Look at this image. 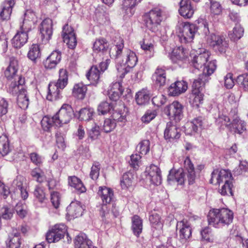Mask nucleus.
Segmentation results:
<instances>
[{"label":"nucleus","instance_id":"obj_44","mask_svg":"<svg viewBox=\"0 0 248 248\" xmlns=\"http://www.w3.org/2000/svg\"><path fill=\"white\" fill-rule=\"evenodd\" d=\"M203 93L202 92H199L196 90L192 91V93L190 95L189 101L193 106L198 107L203 101Z\"/></svg>","mask_w":248,"mask_h":248},{"label":"nucleus","instance_id":"obj_50","mask_svg":"<svg viewBox=\"0 0 248 248\" xmlns=\"http://www.w3.org/2000/svg\"><path fill=\"white\" fill-rule=\"evenodd\" d=\"M186 57V53L182 47H179L175 48L172 52L171 58L175 62H177V60H183L185 59Z\"/></svg>","mask_w":248,"mask_h":248},{"label":"nucleus","instance_id":"obj_42","mask_svg":"<svg viewBox=\"0 0 248 248\" xmlns=\"http://www.w3.org/2000/svg\"><path fill=\"white\" fill-rule=\"evenodd\" d=\"M20 237L18 232L11 234L7 242V248H19L20 246Z\"/></svg>","mask_w":248,"mask_h":248},{"label":"nucleus","instance_id":"obj_15","mask_svg":"<svg viewBox=\"0 0 248 248\" xmlns=\"http://www.w3.org/2000/svg\"><path fill=\"white\" fill-rule=\"evenodd\" d=\"M18 68L19 64L18 61L15 58H11L9 64L4 71L5 77L9 80L14 79V81L12 82H15V81L17 82L18 78L21 77L17 75Z\"/></svg>","mask_w":248,"mask_h":248},{"label":"nucleus","instance_id":"obj_60","mask_svg":"<svg viewBox=\"0 0 248 248\" xmlns=\"http://www.w3.org/2000/svg\"><path fill=\"white\" fill-rule=\"evenodd\" d=\"M233 187L232 183L229 184H223L218 189V192L222 196H232Z\"/></svg>","mask_w":248,"mask_h":248},{"label":"nucleus","instance_id":"obj_27","mask_svg":"<svg viewBox=\"0 0 248 248\" xmlns=\"http://www.w3.org/2000/svg\"><path fill=\"white\" fill-rule=\"evenodd\" d=\"M15 4L14 0H5L2 2L1 11L0 12V17L1 20H7L10 18Z\"/></svg>","mask_w":248,"mask_h":248},{"label":"nucleus","instance_id":"obj_46","mask_svg":"<svg viewBox=\"0 0 248 248\" xmlns=\"http://www.w3.org/2000/svg\"><path fill=\"white\" fill-rule=\"evenodd\" d=\"M244 32V30L242 27L239 24H236L232 31L229 32V36L231 40L235 41L242 37Z\"/></svg>","mask_w":248,"mask_h":248},{"label":"nucleus","instance_id":"obj_39","mask_svg":"<svg viewBox=\"0 0 248 248\" xmlns=\"http://www.w3.org/2000/svg\"><path fill=\"white\" fill-rule=\"evenodd\" d=\"M149 92L146 89H142L138 92L135 96L137 103L139 105H145L150 100Z\"/></svg>","mask_w":248,"mask_h":248},{"label":"nucleus","instance_id":"obj_54","mask_svg":"<svg viewBox=\"0 0 248 248\" xmlns=\"http://www.w3.org/2000/svg\"><path fill=\"white\" fill-rule=\"evenodd\" d=\"M31 176L38 183H41L46 179L44 172L39 168L32 170L31 172Z\"/></svg>","mask_w":248,"mask_h":248},{"label":"nucleus","instance_id":"obj_9","mask_svg":"<svg viewBox=\"0 0 248 248\" xmlns=\"http://www.w3.org/2000/svg\"><path fill=\"white\" fill-rule=\"evenodd\" d=\"M217 66L214 62H211L204 68L203 73L199 76L198 79H195L192 84V91L196 90L202 92L205 82L208 81V77L212 74L216 69Z\"/></svg>","mask_w":248,"mask_h":248},{"label":"nucleus","instance_id":"obj_37","mask_svg":"<svg viewBox=\"0 0 248 248\" xmlns=\"http://www.w3.org/2000/svg\"><path fill=\"white\" fill-rule=\"evenodd\" d=\"M87 88L86 85L82 83H78L74 85L72 94L73 95L78 99H83L85 98Z\"/></svg>","mask_w":248,"mask_h":248},{"label":"nucleus","instance_id":"obj_34","mask_svg":"<svg viewBox=\"0 0 248 248\" xmlns=\"http://www.w3.org/2000/svg\"><path fill=\"white\" fill-rule=\"evenodd\" d=\"M152 78L156 85L159 86H164L166 81L165 70L161 68H157L153 74Z\"/></svg>","mask_w":248,"mask_h":248},{"label":"nucleus","instance_id":"obj_47","mask_svg":"<svg viewBox=\"0 0 248 248\" xmlns=\"http://www.w3.org/2000/svg\"><path fill=\"white\" fill-rule=\"evenodd\" d=\"M133 175L130 172L124 173L121 180V186L123 189H127L132 186Z\"/></svg>","mask_w":248,"mask_h":248},{"label":"nucleus","instance_id":"obj_17","mask_svg":"<svg viewBox=\"0 0 248 248\" xmlns=\"http://www.w3.org/2000/svg\"><path fill=\"white\" fill-rule=\"evenodd\" d=\"M176 229H179V236L182 243L186 242L191 235V228L189 223L186 220L183 219L178 222Z\"/></svg>","mask_w":248,"mask_h":248},{"label":"nucleus","instance_id":"obj_10","mask_svg":"<svg viewBox=\"0 0 248 248\" xmlns=\"http://www.w3.org/2000/svg\"><path fill=\"white\" fill-rule=\"evenodd\" d=\"M31 30V25H21L19 29L12 40V43L15 48H20L28 41V33Z\"/></svg>","mask_w":248,"mask_h":248},{"label":"nucleus","instance_id":"obj_32","mask_svg":"<svg viewBox=\"0 0 248 248\" xmlns=\"http://www.w3.org/2000/svg\"><path fill=\"white\" fill-rule=\"evenodd\" d=\"M101 74V72L99 70V68L95 65L91 67L87 73L86 77L91 84L96 85L99 81Z\"/></svg>","mask_w":248,"mask_h":248},{"label":"nucleus","instance_id":"obj_30","mask_svg":"<svg viewBox=\"0 0 248 248\" xmlns=\"http://www.w3.org/2000/svg\"><path fill=\"white\" fill-rule=\"evenodd\" d=\"M185 180L184 170L183 169H179L178 170H171L170 171L168 181L176 182L178 185H182Z\"/></svg>","mask_w":248,"mask_h":248},{"label":"nucleus","instance_id":"obj_43","mask_svg":"<svg viewBox=\"0 0 248 248\" xmlns=\"http://www.w3.org/2000/svg\"><path fill=\"white\" fill-rule=\"evenodd\" d=\"M108 43L105 39L100 38L96 40L94 43L93 49L94 51L104 53L108 51Z\"/></svg>","mask_w":248,"mask_h":248},{"label":"nucleus","instance_id":"obj_36","mask_svg":"<svg viewBox=\"0 0 248 248\" xmlns=\"http://www.w3.org/2000/svg\"><path fill=\"white\" fill-rule=\"evenodd\" d=\"M231 128L229 129L238 134L242 133L246 129V124L238 117L234 118L231 124Z\"/></svg>","mask_w":248,"mask_h":248},{"label":"nucleus","instance_id":"obj_58","mask_svg":"<svg viewBox=\"0 0 248 248\" xmlns=\"http://www.w3.org/2000/svg\"><path fill=\"white\" fill-rule=\"evenodd\" d=\"M236 81L241 88L248 91V74H243L238 76Z\"/></svg>","mask_w":248,"mask_h":248},{"label":"nucleus","instance_id":"obj_49","mask_svg":"<svg viewBox=\"0 0 248 248\" xmlns=\"http://www.w3.org/2000/svg\"><path fill=\"white\" fill-rule=\"evenodd\" d=\"M114 109L113 104L108 101H103L98 106L97 111L99 114L105 115Z\"/></svg>","mask_w":248,"mask_h":248},{"label":"nucleus","instance_id":"obj_59","mask_svg":"<svg viewBox=\"0 0 248 248\" xmlns=\"http://www.w3.org/2000/svg\"><path fill=\"white\" fill-rule=\"evenodd\" d=\"M14 211L11 208L4 206L0 210V217L4 219H10L13 216Z\"/></svg>","mask_w":248,"mask_h":248},{"label":"nucleus","instance_id":"obj_20","mask_svg":"<svg viewBox=\"0 0 248 248\" xmlns=\"http://www.w3.org/2000/svg\"><path fill=\"white\" fill-rule=\"evenodd\" d=\"M42 39L48 41L52 35V21L50 18L44 19L41 23L40 28Z\"/></svg>","mask_w":248,"mask_h":248},{"label":"nucleus","instance_id":"obj_25","mask_svg":"<svg viewBox=\"0 0 248 248\" xmlns=\"http://www.w3.org/2000/svg\"><path fill=\"white\" fill-rule=\"evenodd\" d=\"M187 89V83L183 81H177L171 84L168 89L170 96H177L185 92Z\"/></svg>","mask_w":248,"mask_h":248},{"label":"nucleus","instance_id":"obj_23","mask_svg":"<svg viewBox=\"0 0 248 248\" xmlns=\"http://www.w3.org/2000/svg\"><path fill=\"white\" fill-rule=\"evenodd\" d=\"M124 88L122 83L116 82L112 83L108 91V94L110 100L116 101L119 99L123 93Z\"/></svg>","mask_w":248,"mask_h":248},{"label":"nucleus","instance_id":"obj_56","mask_svg":"<svg viewBox=\"0 0 248 248\" xmlns=\"http://www.w3.org/2000/svg\"><path fill=\"white\" fill-rule=\"evenodd\" d=\"M17 215L20 218H24L27 214V207L25 203L18 202L15 206Z\"/></svg>","mask_w":248,"mask_h":248},{"label":"nucleus","instance_id":"obj_13","mask_svg":"<svg viewBox=\"0 0 248 248\" xmlns=\"http://www.w3.org/2000/svg\"><path fill=\"white\" fill-rule=\"evenodd\" d=\"M0 153L2 156H5L6 160L12 161L16 157V154L12 150L10 146L9 142L6 135L0 136Z\"/></svg>","mask_w":248,"mask_h":248},{"label":"nucleus","instance_id":"obj_11","mask_svg":"<svg viewBox=\"0 0 248 248\" xmlns=\"http://www.w3.org/2000/svg\"><path fill=\"white\" fill-rule=\"evenodd\" d=\"M66 231V226L63 224H56L46 233V240L49 243L58 242L64 237Z\"/></svg>","mask_w":248,"mask_h":248},{"label":"nucleus","instance_id":"obj_12","mask_svg":"<svg viewBox=\"0 0 248 248\" xmlns=\"http://www.w3.org/2000/svg\"><path fill=\"white\" fill-rule=\"evenodd\" d=\"M207 42L220 53H225L228 47V43L223 36L211 33L206 38Z\"/></svg>","mask_w":248,"mask_h":248},{"label":"nucleus","instance_id":"obj_7","mask_svg":"<svg viewBox=\"0 0 248 248\" xmlns=\"http://www.w3.org/2000/svg\"><path fill=\"white\" fill-rule=\"evenodd\" d=\"M196 33V26L188 22H183L178 26L177 33L182 43L192 42Z\"/></svg>","mask_w":248,"mask_h":248},{"label":"nucleus","instance_id":"obj_19","mask_svg":"<svg viewBox=\"0 0 248 248\" xmlns=\"http://www.w3.org/2000/svg\"><path fill=\"white\" fill-rule=\"evenodd\" d=\"M26 179L22 176L18 175L13 180L11 187L15 190H19L20 196L23 200H26L29 196L26 189Z\"/></svg>","mask_w":248,"mask_h":248},{"label":"nucleus","instance_id":"obj_29","mask_svg":"<svg viewBox=\"0 0 248 248\" xmlns=\"http://www.w3.org/2000/svg\"><path fill=\"white\" fill-rule=\"evenodd\" d=\"M75 245L76 248H97L92 245V241L84 233H80L76 237Z\"/></svg>","mask_w":248,"mask_h":248},{"label":"nucleus","instance_id":"obj_40","mask_svg":"<svg viewBox=\"0 0 248 248\" xmlns=\"http://www.w3.org/2000/svg\"><path fill=\"white\" fill-rule=\"evenodd\" d=\"M143 17L153 20L161 23L162 20V11L158 8H155L149 12L145 13Z\"/></svg>","mask_w":248,"mask_h":248},{"label":"nucleus","instance_id":"obj_53","mask_svg":"<svg viewBox=\"0 0 248 248\" xmlns=\"http://www.w3.org/2000/svg\"><path fill=\"white\" fill-rule=\"evenodd\" d=\"M144 24L146 28L153 32H155L158 30L160 23L153 20L143 18Z\"/></svg>","mask_w":248,"mask_h":248},{"label":"nucleus","instance_id":"obj_5","mask_svg":"<svg viewBox=\"0 0 248 248\" xmlns=\"http://www.w3.org/2000/svg\"><path fill=\"white\" fill-rule=\"evenodd\" d=\"M68 83L67 72L65 69L59 71V78L57 82H51L48 85L47 100H56L60 98L61 91L63 89Z\"/></svg>","mask_w":248,"mask_h":248},{"label":"nucleus","instance_id":"obj_33","mask_svg":"<svg viewBox=\"0 0 248 248\" xmlns=\"http://www.w3.org/2000/svg\"><path fill=\"white\" fill-rule=\"evenodd\" d=\"M131 230L134 234L139 237L143 229V221L141 218L137 215L132 217Z\"/></svg>","mask_w":248,"mask_h":248},{"label":"nucleus","instance_id":"obj_4","mask_svg":"<svg viewBox=\"0 0 248 248\" xmlns=\"http://www.w3.org/2000/svg\"><path fill=\"white\" fill-rule=\"evenodd\" d=\"M25 79L22 77L18 78L17 82H11L9 87V92L14 95H17V103L22 109H26L29 104L28 92L24 86Z\"/></svg>","mask_w":248,"mask_h":248},{"label":"nucleus","instance_id":"obj_48","mask_svg":"<svg viewBox=\"0 0 248 248\" xmlns=\"http://www.w3.org/2000/svg\"><path fill=\"white\" fill-rule=\"evenodd\" d=\"M33 194L35 198L40 202H44L46 200L44 188L40 184L35 186Z\"/></svg>","mask_w":248,"mask_h":248},{"label":"nucleus","instance_id":"obj_35","mask_svg":"<svg viewBox=\"0 0 248 248\" xmlns=\"http://www.w3.org/2000/svg\"><path fill=\"white\" fill-rule=\"evenodd\" d=\"M41 56V50L38 44H32L29 48L27 56L34 63H36Z\"/></svg>","mask_w":248,"mask_h":248},{"label":"nucleus","instance_id":"obj_22","mask_svg":"<svg viewBox=\"0 0 248 248\" xmlns=\"http://www.w3.org/2000/svg\"><path fill=\"white\" fill-rule=\"evenodd\" d=\"M149 179L151 182L155 185H159L161 183V171L159 168L154 165H152L147 169Z\"/></svg>","mask_w":248,"mask_h":248},{"label":"nucleus","instance_id":"obj_28","mask_svg":"<svg viewBox=\"0 0 248 248\" xmlns=\"http://www.w3.org/2000/svg\"><path fill=\"white\" fill-rule=\"evenodd\" d=\"M184 170L187 175V178L189 185L193 184L195 182L196 174L193 164L190 158L187 157L184 163Z\"/></svg>","mask_w":248,"mask_h":248},{"label":"nucleus","instance_id":"obj_63","mask_svg":"<svg viewBox=\"0 0 248 248\" xmlns=\"http://www.w3.org/2000/svg\"><path fill=\"white\" fill-rule=\"evenodd\" d=\"M116 127V123L110 119H106L104 121L103 126V130L106 133L112 131Z\"/></svg>","mask_w":248,"mask_h":248},{"label":"nucleus","instance_id":"obj_45","mask_svg":"<svg viewBox=\"0 0 248 248\" xmlns=\"http://www.w3.org/2000/svg\"><path fill=\"white\" fill-rule=\"evenodd\" d=\"M68 183L71 186L74 187L76 190L81 193H83L86 191V188L83 186L80 180L75 176L69 177Z\"/></svg>","mask_w":248,"mask_h":248},{"label":"nucleus","instance_id":"obj_55","mask_svg":"<svg viewBox=\"0 0 248 248\" xmlns=\"http://www.w3.org/2000/svg\"><path fill=\"white\" fill-rule=\"evenodd\" d=\"M88 137L92 140L98 138L100 135V127L96 124H94L88 132Z\"/></svg>","mask_w":248,"mask_h":248},{"label":"nucleus","instance_id":"obj_52","mask_svg":"<svg viewBox=\"0 0 248 248\" xmlns=\"http://www.w3.org/2000/svg\"><path fill=\"white\" fill-rule=\"evenodd\" d=\"M136 150L141 155H146L150 151V141L143 140L139 143L136 147Z\"/></svg>","mask_w":248,"mask_h":248},{"label":"nucleus","instance_id":"obj_14","mask_svg":"<svg viewBox=\"0 0 248 248\" xmlns=\"http://www.w3.org/2000/svg\"><path fill=\"white\" fill-rule=\"evenodd\" d=\"M183 106L178 101H173L164 109L165 113L175 121H180L183 117Z\"/></svg>","mask_w":248,"mask_h":248},{"label":"nucleus","instance_id":"obj_24","mask_svg":"<svg viewBox=\"0 0 248 248\" xmlns=\"http://www.w3.org/2000/svg\"><path fill=\"white\" fill-rule=\"evenodd\" d=\"M179 14L186 18H191L194 13V10L191 5L190 0H181L180 2Z\"/></svg>","mask_w":248,"mask_h":248},{"label":"nucleus","instance_id":"obj_3","mask_svg":"<svg viewBox=\"0 0 248 248\" xmlns=\"http://www.w3.org/2000/svg\"><path fill=\"white\" fill-rule=\"evenodd\" d=\"M233 212L227 208L213 209L208 215L209 225L217 228L228 226L232 221Z\"/></svg>","mask_w":248,"mask_h":248},{"label":"nucleus","instance_id":"obj_41","mask_svg":"<svg viewBox=\"0 0 248 248\" xmlns=\"http://www.w3.org/2000/svg\"><path fill=\"white\" fill-rule=\"evenodd\" d=\"M198 32L199 34L204 35L205 37H208L209 34V30L208 23L207 21L203 18L198 20V26H196V32Z\"/></svg>","mask_w":248,"mask_h":248},{"label":"nucleus","instance_id":"obj_64","mask_svg":"<svg viewBox=\"0 0 248 248\" xmlns=\"http://www.w3.org/2000/svg\"><path fill=\"white\" fill-rule=\"evenodd\" d=\"M157 112L155 110H148L142 117L141 120L144 123H148L153 120L156 116Z\"/></svg>","mask_w":248,"mask_h":248},{"label":"nucleus","instance_id":"obj_8","mask_svg":"<svg viewBox=\"0 0 248 248\" xmlns=\"http://www.w3.org/2000/svg\"><path fill=\"white\" fill-rule=\"evenodd\" d=\"M232 174L228 170L216 169L211 174L210 182L214 185H220L232 183Z\"/></svg>","mask_w":248,"mask_h":248},{"label":"nucleus","instance_id":"obj_38","mask_svg":"<svg viewBox=\"0 0 248 248\" xmlns=\"http://www.w3.org/2000/svg\"><path fill=\"white\" fill-rule=\"evenodd\" d=\"M202 124V117H198L193 120L192 122L187 123L185 128L187 134H192L196 132L199 127H201Z\"/></svg>","mask_w":248,"mask_h":248},{"label":"nucleus","instance_id":"obj_61","mask_svg":"<svg viewBox=\"0 0 248 248\" xmlns=\"http://www.w3.org/2000/svg\"><path fill=\"white\" fill-rule=\"evenodd\" d=\"M248 170V162L245 161H241L239 166L233 170V173L235 175L243 174Z\"/></svg>","mask_w":248,"mask_h":248},{"label":"nucleus","instance_id":"obj_21","mask_svg":"<svg viewBox=\"0 0 248 248\" xmlns=\"http://www.w3.org/2000/svg\"><path fill=\"white\" fill-rule=\"evenodd\" d=\"M83 211L80 202L77 201H73L67 207V215L71 219L81 216Z\"/></svg>","mask_w":248,"mask_h":248},{"label":"nucleus","instance_id":"obj_31","mask_svg":"<svg viewBox=\"0 0 248 248\" xmlns=\"http://www.w3.org/2000/svg\"><path fill=\"white\" fill-rule=\"evenodd\" d=\"M62 58L61 53L59 51H54L46 58L45 62V66L47 69H52L60 62Z\"/></svg>","mask_w":248,"mask_h":248},{"label":"nucleus","instance_id":"obj_18","mask_svg":"<svg viewBox=\"0 0 248 248\" xmlns=\"http://www.w3.org/2000/svg\"><path fill=\"white\" fill-rule=\"evenodd\" d=\"M62 37L63 42L65 43L71 49H73L77 45V40L75 34L72 28L68 25L63 27Z\"/></svg>","mask_w":248,"mask_h":248},{"label":"nucleus","instance_id":"obj_62","mask_svg":"<svg viewBox=\"0 0 248 248\" xmlns=\"http://www.w3.org/2000/svg\"><path fill=\"white\" fill-rule=\"evenodd\" d=\"M149 220L155 228L158 229L162 228V224L160 221V217L157 214H153L150 216Z\"/></svg>","mask_w":248,"mask_h":248},{"label":"nucleus","instance_id":"obj_2","mask_svg":"<svg viewBox=\"0 0 248 248\" xmlns=\"http://www.w3.org/2000/svg\"><path fill=\"white\" fill-rule=\"evenodd\" d=\"M74 116V111L71 106L64 104L59 111L52 117L46 116L41 121L42 128L48 131L53 125L58 127L68 123Z\"/></svg>","mask_w":248,"mask_h":248},{"label":"nucleus","instance_id":"obj_26","mask_svg":"<svg viewBox=\"0 0 248 248\" xmlns=\"http://www.w3.org/2000/svg\"><path fill=\"white\" fill-rule=\"evenodd\" d=\"M180 137V130L171 122L168 123L164 131V138L166 140L171 141L178 139Z\"/></svg>","mask_w":248,"mask_h":248},{"label":"nucleus","instance_id":"obj_51","mask_svg":"<svg viewBox=\"0 0 248 248\" xmlns=\"http://www.w3.org/2000/svg\"><path fill=\"white\" fill-rule=\"evenodd\" d=\"M94 113L91 108H83L79 112V119L82 121H89L91 119Z\"/></svg>","mask_w":248,"mask_h":248},{"label":"nucleus","instance_id":"obj_57","mask_svg":"<svg viewBox=\"0 0 248 248\" xmlns=\"http://www.w3.org/2000/svg\"><path fill=\"white\" fill-rule=\"evenodd\" d=\"M36 18V15L34 12L31 10H27L24 14V18L21 25H31V22Z\"/></svg>","mask_w":248,"mask_h":248},{"label":"nucleus","instance_id":"obj_6","mask_svg":"<svg viewBox=\"0 0 248 248\" xmlns=\"http://www.w3.org/2000/svg\"><path fill=\"white\" fill-rule=\"evenodd\" d=\"M97 193L102 202L100 214L103 220H106L110 217L108 208L114 199L113 192L110 188L106 186H100Z\"/></svg>","mask_w":248,"mask_h":248},{"label":"nucleus","instance_id":"obj_1","mask_svg":"<svg viewBox=\"0 0 248 248\" xmlns=\"http://www.w3.org/2000/svg\"><path fill=\"white\" fill-rule=\"evenodd\" d=\"M124 41L119 38L117 42L115 41L114 46L110 48L109 51L110 56L112 58L117 59L119 62L122 61L124 65H121L117 68L120 76L121 78L124 77L128 70L127 67L131 68L134 67L138 62V58L136 54L131 50L127 48H124Z\"/></svg>","mask_w":248,"mask_h":248},{"label":"nucleus","instance_id":"obj_16","mask_svg":"<svg viewBox=\"0 0 248 248\" xmlns=\"http://www.w3.org/2000/svg\"><path fill=\"white\" fill-rule=\"evenodd\" d=\"M209 57V53L208 51H204L202 53H201L198 55L194 57L192 60V63L194 67L199 69L203 67L202 71L211 62H214L216 65V61H210L208 62V59Z\"/></svg>","mask_w":248,"mask_h":248}]
</instances>
